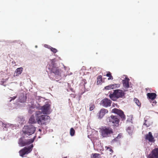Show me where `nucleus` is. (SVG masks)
<instances>
[{
	"label": "nucleus",
	"mask_w": 158,
	"mask_h": 158,
	"mask_svg": "<svg viewBox=\"0 0 158 158\" xmlns=\"http://www.w3.org/2000/svg\"><path fill=\"white\" fill-rule=\"evenodd\" d=\"M42 113L40 111L36 112V119L38 124L41 125H46L47 123L50 121V118L48 115H41Z\"/></svg>",
	"instance_id": "1"
},
{
	"label": "nucleus",
	"mask_w": 158,
	"mask_h": 158,
	"mask_svg": "<svg viewBox=\"0 0 158 158\" xmlns=\"http://www.w3.org/2000/svg\"><path fill=\"white\" fill-rule=\"evenodd\" d=\"M48 69L49 72L53 73L56 75H60L61 74V70L56 67V64L52 60L48 62L47 66V70Z\"/></svg>",
	"instance_id": "2"
},
{
	"label": "nucleus",
	"mask_w": 158,
	"mask_h": 158,
	"mask_svg": "<svg viewBox=\"0 0 158 158\" xmlns=\"http://www.w3.org/2000/svg\"><path fill=\"white\" fill-rule=\"evenodd\" d=\"M124 95V91L119 89H117L114 90L113 93H110L109 96L112 100L114 101L118 98H122Z\"/></svg>",
	"instance_id": "3"
},
{
	"label": "nucleus",
	"mask_w": 158,
	"mask_h": 158,
	"mask_svg": "<svg viewBox=\"0 0 158 158\" xmlns=\"http://www.w3.org/2000/svg\"><path fill=\"white\" fill-rule=\"evenodd\" d=\"M35 131V128L33 125L25 126L22 129V132L25 135H31Z\"/></svg>",
	"instance_id": "4"
},
{
	"label": "nucleus",
	"mask_w": 158,
	"mask_h": 158,
	"mask_svg": "<svg viewBox=\"0 0 158 158\" xmlns=\"http://www.w3.org/2000/svg\"><path fill=\"white\" fill-rule=\"evenodd\" d=\"M101 135L103 137L111 136L113 133L112 129L110 127H104L101 130Z\"/></svg>",
	"instance_id": "5"
},
{
	"label": "nucleus",
	"mask_w": 158,
	"mask_h": 158,
	"mask_svg": "<svg viewBox=\"0 0 158 158\" xmlns=\"http://www.w3.org/2000/svg\"><path fill=\"white\" fill-rule=\"evenodd\" d=\"M34 139H24V137L19 138L18 143L21 147H23L30 144L34 141Z\"/></svg>",
	"instance_id": "6"
},
{
	"label": "nucleus",
	"mask_w": 158,
	"mask_h": 158,
	"mask_svg": "<svg viewBox=\"0 0 158 158\" xmlns=\"http://www.w3.org/2000/svg\"><path fill=\"white\" fill-rule=\"evenodd\" d=\"M107 121L113 126L118 127L119 125V119L116 116L111 115L107 118Z\"/></svg>",
	"instance_id": "7"
},
{
	"label": "nucleus",
	"mask_w": 158,
	"mask_h": 158,
	"mask_svg": "<svg viewBox=\"0 0 158 158\" xmlns=\"http://www.w3.org/2000/svg\"><path fill=\"white\" fill-rule=\"evenodd\" d=\"M33 146L31 144L28 147H25L19 151L20 156L22 157L26 154L30 153L32 150Z\"/></svg>",
	"instance_id": "8"
},
{
	"label": "nucleus",
	"mask_w": 158,
	"mask_h": 158,
	"mask_svg": "<svg viewBox=\"0 0 158 158\" xmlns=\"http://www.w3.org/2000/svg\"><path fill=\"white\" fill-rule=\"evenodd\" d=\"M112 112L118 115L122 120H125L126 118L125 115L124 114L122 110L115 108L112 110Z\"/></svg>",
	"instance_id": "9"
},
{
	"label": "nucleus",
	"mask_w": 158,
	"mask_h": 158,
	"mask_svg": "<svg viewBox=\"0 0 158 158\" xmlns=\"http://www.w3.org/2000/svg\"><path fill=\"white\" fill-rule=\"evenodd\" d=\"M50 105L48 104H46L43 106L41 108L42 113L44 114H49L50 113Z\"/></svg>",
	"instance_id": "10"
},
{
	"label": "nucleus",
	"mask_w": 158,
	"mask_h": 158,
	"mask_svg": "<svg viewBox=\"0 0 158 158\" xmlns=\"http://www.w3.org/2000/svg\"><path fill=\"white\" fill-rule=\"evenodd\" d=\"M111 102L112 101L110 99L105 98L101 101V103L104 107H107L111 106Z\"/></svg>",
	"instance_id": "11"
},
{
	"label": "nucleus",
	"mask_w": 158,
	"mask_h": 158,
	"mask_svg": "<svg viewBox=\"0 0 158 158\" xmlns=\"http://www.w3.org/2000/svg\"><path fill=\"white\" fill-rule=\"evenodd\" d=\"M149 158H158V148L153 149L148 156Z\"/></svg>",
	"instance_id": "12"
},
{
	"label": "nucleus",
	"mask_w": 158,
	"mask_h": 158,
	"mask_svg": "<svg viewBox=\"0 0 158 158\" xmlns=\"http://www.w3.org/2000/svg\"><path fill=\"white\" fill-rule=\"evenodd\" d=\"M128 77H126L125 79L123 80L122 83L123 87L125 89H128L129 87V81Z\"/></svg>",
	"instance_id": "13"
},
{
	"label": "nucleus",
	"mask_w": 158,
	"mask_h": 158,
	"mask_svg": "<svg viewBox=\"0 0 158 158\" xmlns=\"http://www.w3.org/2000/svg\"><path fill=\"white\" fill-rule=\"evenodd\" d=\"M108 112V111L107 109L104 108L101 109L98 113V118H102Z\"/></svg>",
	"instance_id": "14"
},
{
	"label": "nucleus",
	"mask_w": 158,
	"mask_h": 158,
	"mask_svg": "<svg viewBox=\"0 0 158 158\" xmlns=\"http://www.w3.org/2000/svg\"><path fill=\"white\" fill-rule=\"evenodd\" d=\"M147 96L149 100H153L156 98L157 95L154 93H148L147 94Z\"/></svg>",
	"instance_id": "15"
},
{
	"label": "nucleus",
	"mask_w": 158,
	"mask_h": 158,
	"mask_svg": "<svg viewBox=\"0 0 158 158\" xmlns=\"http://www.w3.org/2000/svg\"><path fill=\"white\" fill-rule=\"evenodd\" d=\"M145 139L148 140L150 142H154V138L151 132H149L148 134L146 135Z\"/></svg>",
	"instance_id": "16"
},
{
	"label": "nucleus",
	"mask_w": 158,
	"mask_h": 158,
	"mask_svg": "<svg viewBox=\"0 0 158 158\" xmlns=\"http://www.w3.org/2000/svg\"><path fill=\"white\" fill-rule=\"evenodd\" d=\"M23 69L22 67L16 69L14 73V77L17 76L21 74L23 71Z\"/></svg>",
	"instance_id": "17"
},
{
	"label": "nucleus",
	"mask_w": 158,
	"mask_h": 158,
	"mask_svg": "<svg viewBox=\"0 0 158 158\" xmlns=\"http://www.w3.org/2000/svg\"><path fill=\"white\" fill-rule=\"evenodd\" d=\"M152 123L150 119H147L145 120V122L144 123V125L148 127L150 126Z\"/></svg>",
	"instance_id": "18"
},
{
	"label": "nucleus",
	"mask_w": 158,
	"mask_h": 158,
	"mask_svg": "<svg viewBox=\"0 0 158 158\" xmlns=\"http://www.w3.org/2000/svg\"><path fill=\"white\" fill-rule=\"evenodd\" d=\"M36 120H35V117L31 116L29 119V123L31 124H34L36 123Z\"/></svg>",
	"instance_id": "19"
},
{
	"label": "nucleus",
	"mask_w": 158,
	"mask_h": 158,
	"mask_svg": "<svg viewBox=\"0 0 158 158\" xmlns=\"http://www.w3.org/2000/svg\"><path fill=\"white\" fill-rule=\"evenodd\" d=\"M102 77L101 75H99L97 78V84L98 85H101L102 82Z\"/></svg>",
	"instance_id": "20"
},
{
	"label": "nucleus",
	"mask_w": 158,
	"mask_h": 158,
	"mask_svg": "<svg viewBox=\"0 0 158 158\" xmlns=\"http://www.w3.org/2000/svg\"><path fill=\"white\" fill-rule=\"evenodd\" d=\"M100 156V155L98 153H92L91 156L90 158H98Z\"/></svg>",
	"instance_id": "21"
},
{
	"label": "nucleus",
	"mask_w": 158,
	"mask_h": 158,
	"mask_svg": "<svg viewBox=\"0 0 158 158\" xmlns=\"http://www.w3.org/2000/svg\"><path fill=\"white\" fill-rule=\"evenodd\" d=\"M106 76L109 77L108 79V80H112L113 79V77L112 76L111 73L110 72H108V73L106 74Z\"/></svg>",
	"instance_id": "22"
},
{
	"label": "nucleus",
	"mask_w": 158,
	"mask_h": 158,
	"mask_svg": "<svg viewBox=\"0 0 158 158\" xmlns=\"http://www.w3.org/2000/svg\"><path fill=\"white\" fill-rule=\"evenodd\" d=\"M112 89H114L120 87V85L119 84H111Z\"/></svg>",
	"instance_id": "23"
},
{
	"label": "nucleus",
	"mask_w": 158,
	"mask_h": 158,
	"mask_svg": "<svg viewBox=\"0 0 158 158\" xmlns=\"http://www.w3.org/2000/svg\"><path fill=\"white\" fill-rule=\"evenodd\" d=\"M134 101L138 106H141V103L138 99L135 98L134 99Z\"/></svg>",
	"instance_id": "24"
},
{
	"label": "nucleus",
	"mask_w": 158,
	"mask_h": 158,
	"mask_svg": "<svg viewBox=\"0 0 158 158\" xmlns=\"http://www.w3.org/2000/svg\"><path fill=\"white\" fill-rule=\"evenodd\" d=\"M121 137V135L120 134H119L118 136L115 138L114 139H113L112 140V141L113 142H115L116 141H118V139H120Z\"/></svg>",
	"instance_id": "25"
},
{
	"label": "nucleus",
	"mask_w": 158,
	"mask_h": 158,
	"mask_svg": "<svg viewBox=\"0 0 158 158\" xmlns=\"http://www.w3.org/2000/svg\"><path fill=\"white\" fill-rule=\"evenodd\" d=\"M75 133V131L73 128H71L70 129V135L71 136L74 135Z\"/></svg>",
	"instance_id": "26"
},
{
	"label": "nucleus",
	"mask_w": 158,
	"mask_h": 158,
	"mask_svg": "<svg viewBox=\"0 0 158 158\" xmlns=\"http://www.w3.org/2000/svg\"><path fill=\"white\" fill-rule=\"evenodd\" d=\"M89 110L92 111L95 108V105L94 104H91L89 105Z\"/></svg>",
	"instance_id": "27"
},
{
	"label": "nucleus",
	"mask_w": 158,
	"mask_h": 158,
	"mask_svg": "<svg viewBox=\"0 0 158 158\" xmlns=\"http://www.w3.org/2000/svg\"><path fill=\"white\" fill-rule=\"evenodd\" d=\"M105 148H106V150H108L111 153H112L113 152V150L112 149V148H111L110 147L106 146Z\"/></svg>",
	"instance_id": "28"
},
{
	"label": "nucleus",
	"mask_w": 158,
	"mask_h": 158,
	"mask_svg": "<svg viewBox=\"0 0 158 158\" xmlns=\"http://www.w3.org/2000/svg\"><path fill=\"white\" fill-rule=\"evenodd\" d=\"M51 50L54 53H56L57 52V50L54 48L51 47L50 48Z\"/></svg>",
	"instance_id": "29"
},
{
	"label": "nucleus",
	"mask_w": 158,
	"mask_h": 158,
	"mask_svg": "<svg viewBox=\"0 0 158 158\" xmlns=\"http://www.w3.org/2000/svg\"><path fill=\"white\" fill-rule=\"evenodd\" d=\"M104 89L106 90L112 89L111 85H110L105 87Z\"/></svg>",
	"instance_id": "30"
},
{
	"label": "nucleus",
	"mask_w": 158,
	"mask_h": 158,
	"mask_svg": "<svg viewBox=\"0 0 158 158\" xmlns=\"http://www.w3.org/2000/svg\"><path fill=\"white\" fill-rule=\"evenodd\" d=\"M9 125V124H5V123H3V125L1 127H2L3 128V129H4V128L6 127L7 125Z\"/></svg>",
	"instance_id": "31"
},
{
	"label": "nucleus",
	"mask_w": 158,
	"mask_h": 158,
	"mask_svg": "<svg viewBox=\"0 0 158 158\" xmlns=\"http://www.w3.org/2000/svg\"><path fill=\"white\" fill-rule=\"evenodd\" d=\"M150 102H151L153 104H156V102L155 100H150Z\"/></svg>",
	"instance_id": "32"
},
{
	"label": "nucleus",
	"mask_w": 158,
	"mask_h": 158,
	"mask_svg": "<svg viewBox=\"0 0 158 158\" xmlns=\"http://www.w3.org/2000/svg\"><path fill=\"white\" fill-rule=\"evenodd\" d=\"M131 130V128L130 127H128L127 129V131H128L129 133L130 132V131Z\"/></svg>",
	"instance_id": "33"
},
{
	"label": "nucleus",
	"mask_w": 158,
	"mask_h": 158,
	"mask_svg": "<svg viewBox=\"0 0 158 158\" xmlns=\"http://www.w3.org/2000/svg\"><path fill=\"white\" fill-rule=\"evenodd\" d=\"M3 123L1 121H0V128H1L2 126L3 125Z\"/></svg>",
	"instance_id": "34"
},
{
	"label": "nucleus",
	"mask_w": 158,
	"mask_h": 158,
	"mask_svg": "<svg viewBox=\"0 0 158 158\" xmlns=\"http://www.w3.org/2000/svg\"><path fill=\"white\" fill-rule=\"evenodd\" d=\"M82 81L84 82L85 84L87 83V82L86 81V80L85 79H83L82 80Z\"/></svg>",
	"instance_id": "35"
},
{
	"label": "nucleus",
	"mask_w": 158,
	"mask_h": 158,
	"mask_svg": "<svg viewBox=\"0 0 158 158\" xmlns=\"http://www.w3.org/2000/svg\"><path fill=\"white\" fill-rule=\"evenodd\" d=\"M67 158V157L66 156V157H64V158Z\"/></svg>",
	"instance_id": "36"
}]
</instances>
